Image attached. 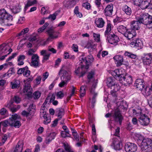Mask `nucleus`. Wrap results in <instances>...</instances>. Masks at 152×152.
Here are the masks:
<instances>
[{"instance_id":"37998d69","label":"nucleus","mask_w":152,"mask_h":152,"mask_svg":"<svg viewBox=\"0 0 152 152\" xmlns=\"http://www.w3.org/2000/svg\"><path fill=\"white\" fill-rule=\"evenodd\" d=\"M86 87L85 86H83L80 87V98H82L86 94Z\"/></svg>"},{"instance_id":"e433bc0d","label":"nucleus","mask_w":152,"mask_h":152,"mask_svg":"<svg viewBox=\"0 0 152 152\" xmlns=\"http://www.w3.org/2000/svg\"><path fill=\"white\" fill-rule=\"evenodd\" d=\"M21 9V6L18 4H17L16 5L13 6V8L11 9L12 12L14 14L19 12L20 11Z\"/></svg>"},{"instance_id":"603ef678","label":"nucleus","mask_w":152,"mask_h":152,"mask_svg":"<svg viewBox=\"0 0 152 152\" xmlns=\"http://www.w3.org/2000/svg\"><path fill=\"white\" fill-rule=\"evenodd\" d=\"M23 73L24 76L27 77L29 76L30 74V71L28 70V68L27 66H26V69Z\"/></svg>"},{"instance_id":"69168bd1","label":"nucleus","mask_w":152,"mask_h":152,"mask_svg":"<svg viewBox=\"0 0 152 152\" xmlns=\"http://www.w3.org/2000/svg\"><path fill=\"white\" fill-rule=\"evenodd\" d=\"M64 148L66 152H74V151L69 146L65 145Z\"/></svg>"},{"instance_id":"79ce46f5","label":"nucleus","mask_w":152,"mask_h":152,"mask_svg":"<svg viewBox=\"0 0 152 152\" xmlns=\"http://www.w3.org/2000/svg\"><path fill=\"white\" fill-rule=\"evenodd\" d=\"M124 55L125 56H127L128 57L131 58L135 59L137 57L136 55L132 53L129 52L127 51H126L124 53Z\"/></svg>"},{"instance_id":"72a5a7b5","label":"nucleus","mask_w":152,"mask_h":152,"mask_svg":"<svg viewBox=\"0 0 152 152\" xmlns=\"http://www.w3.org/2000/svg\"><path fill=\"white\" fill-rule=\"evenodd\" d=\"M130 44L133 47H140L142 45V42L140 40L137 39L134 41L132 42Z\"/></svg>"},{"instance_id":"f03ea898","label":"nucleus","mask_w":152,"mask_h":152,"mask_svg":"<svg viewBox=\"0 0 152 152\" xmlns=\"http://www.w3.org/2000/svg\"><path fill=\"white\" fill-rule=\"evenodd\" d=\"M136 137L140 140H142L141 148L145 152H150L152 150V140L149 138H143V136L140 134H137Z\"/></svg>"},{"instance_id":"6e6d98bb","label":"nucleus","mask_w":152,"mask_h":152,"mask_svg":"<svg viewBox=\"0 0 152 152\" xmlns=\"http://www.w3.org/2000/svg\"><path fill=\"white\" fill-rule=\"evenodd\" d=\"M94 75V71H91L88 72L87 78L88 80H90L93 78Z\"/></svg>"},{"instance_id":"c03bdc74","label":"nucleus","mask_w":152,"mask_h":152,"mask_svg":"<svg viewBox=\"0 0 152 152\" xmlns=\"http://www.w3.org/2000/svg\"><path fill=\"white\" fill-rule=\"evenodd\" d=\"M142 110L140 109L135 108L133 110V113L134 115L139 117L140 115H142L141 114Z\"/></svg>"},{"instance_id":"aec40b11","label":"nucleus","mask_w":152,"mask_h":152,"mask_svg":"<svg viewBox=\"0 0 152 152\" xmlns=\"http://www.w3.org/2000/svg\"><path fill=\"white\" fill-rule=\"evenodd\" d=\"M113 59L117 66H120L123 64L124 58L122 56L116 55L113 57Z\"/></svg>"},{"instance_id":"bf43d9fd","label":"nucleus","mask_w":152,"mask_h":152,"mask_svg":"<svg viewBox=\"0 0 152 152\" xmlns=\"http://www.w3.org/2000/svg\"><path fill=\"white\" fill-rule=\"evenodd\" d=\"M29 31L28 28H26L23 29L22 31L18 34V36H20L21 35H23L27 33Z\"/></svg>"},{"instance_id":"393cba45","label":"nucleus","mask_w":152,"mask_h":152,"mask_svg":"<svg viewBox=\"0 0 152 152\" xmlns=\"http://www.w3.org/2000/svg\"><path fill=\"white\" fill-rule=\"evenodd\" d=\"M0 47H1V48L2 47L1 49L3 53H6L7 52H9L7 54V55H9L12 51V49L9 48V46L5 44H3L1 45L0 46Z\"/></svg>"},{"instance_id":"7c9ffc66","label":"nucleus","mask_w":152,"mask_h":152,"mask_svg":"<svg viewBox=\"0 0 152 152\" xmlns=\"http://www.w3.org/2000/svg\"><path fill=\"white\" fill-rule=\"evenodd\" d=\"M37 3L36 0H28L27 3L25 4L24 10L26 11L28 7L30 6L34 5Z\"/></svg>"},{"instance_id":"0eeeda50","label":"nucleus","mask_w":152,"mask_h":152,"mask_svg":"<svg viewBox=\"0 0 152 152\" xmlns=\"http://www.w3.org/2000/svg\"><path fill=\"white\" fill-rule=\"evenodd\" d=\"M49 51L53 53H56V50L51 47H49L47 50H42L40 51V55L43 56L42 61L43 63L49 59L51 53L49 52Z\"/></svg>"},{"instance_id":"4468645a","label":"nucleus","mask_w":152,"mask_h":152,"mask_svg":"<svg viewBox=\"0 0 152 152\" xmlns=\"http://www.w3.org/2000/svg\"><path fill=\"white\" fill-rule=\"evenodd\" d=\"M97 85L96 82H94L90 90V97L92 100V103L93 104L95 102L96 98L97 96V93L95 91V89Z\"/></svg>"},{"instance_id":"8fccbe9b","label":"nucleus","mask_w":152,"mask_h":152,"mask_svg":"<svg viewBox=\"0 0 152 152\" xmlns=\"http://www.w3.org/2000/svg\"><path fill=\"white\" fill-rule=\"evenodd\" d=\"M74 13L77 15V17L81 18L82 17V15L81 13L79 11V9L78 6L75 7L74 11Z\"/></svg>"},{"instance_id":"4c0bfd02","label":"nucleus","mask_w":152,"mask_h":152,"mask_svg":"<svg viewBox=\"0 0 152 152\" xmlns=\"http://www.w3.org/2000/svg\"><path fill=\"white\" fill-rule=\"evenodd\" d=\"M26 56L24 55H20L18 57V65L19 66L23 64V60L25 58Z\"/></svg>"},{"instance_id":"f704fd0d","label":"nucleus","mask_w":152,"mask_h":152,"mask_svg":"<svg viewBox=\"0 0 152 152\" xmlns=\"http://www.w3.org/2000/svg\"><path fill=\"white\" fill-rule=\"evenodd\" d=\"M75 4V0H68L66 3L64 4V6L67 8H70L73 7Z\"/></svg>"},{"instance_id":"1a4fd4ad","label":"nucleus","mask_w":152,"mask_h":152,"mask_svg":"<svg viewBox=\"0 0 152 152\" xmlns=\"http://www.w3.org/2000/svg\"><path fill=\"white\" fill-rule=\"evenodd\" d=\"M44 103L42 106V109L40 110V118L43 119V123L45 124H47L51 121V120L49 115L44 111L45 109Z\"/></svg>"},{"instance_id":"49530a36","label":"nucleus","mask_w":152,"mask_h":152,"mask_svg":"<svg viewBox=\"0 0 152 152\" xmlns=\"http://www.w3.org/2000/svg\"><path fill=\"white\" fill-rule=\"evenodd\" d=\"M120 88V87L117 84H115V83L113 85H112L111 87V89L112 90L114 91L115 92H116L118 91Z\"/></svg>"},{"instance_id":"2f4dec72","label":"nucleus","mask_w":152,"mask_h":152,"mask_svg":"<svg viewBox=\"0 0 152 152\" xmlns=\"http://www.w3.org/2000/svg\"><path fill=\"white\" fill-rule=\"evenodd\" d=\"M123 11L128 15H130L132 12L131 8L126 5H124L122 8Z\"/></svg>"},{"instance_id":"a19ab883","label":"nucleus","mask_w":152,"mask_h":152,"mask_svg":"<svg viewBox=\"0 0 152 152\" xmlns=\"http://www.w3.org/2000/svg\"><path fill=\"white\" fill-rule=\"evenodd\" d=\"M149 3L147 1H142V2L140 3V5L139 6L141 7L142 9H145L147 8H148Z\"/></svg>"},{"instance_id":"09e8293b","label":"nucleus","mask_w":152,"mask_h":152,"mask_svg":"<svg viewBox=\"0 0 152 152\" xmlns=\"http://www.w3.org/2000/svg\"><path fill=\"white\" fill-rule=\"evenodd\" d=\"M49 23H45L42 27L39 28L38 30V32L39 33H42L48 26Z\"/></svg>"},{"instance_id":"2eb2a0df","label":"nucleus","mask_w":152,"mask_h":152,"mask_svg":"<svg viewBox=\"0 0 152 152\" xmlns=\"http://www.w3.org/2000/svg\"><path fill=\"white\" fill-rule=\"evenodd\" d=\"M119 79L120 81H122L126 86L131 84L133 81L132 76L129 75H126L124 76L123 74V75L120 77Z\"/></svg>"},{"instance_id":"bb28decb","label":"nucleus","mask_w":152,"mask_h":152,"mask_svg":"<svg viewBox=\"0 0 152 152\" xmlns=\"http://www.w3.org/2000/svg\"><path fill=\"white\" fill-rule=\"evenodd\" d=\"M84 66V65H82L81 67H78L75 71V73L78 75L80 77L83 76L86 73L85 72L83 71Z\"/></svg>"},{"instance_id":"a18cd8bd","label":"nucleus","mask_w":152,"mask_h":152,"mask_svg":"<svg viewBox=\"0 0 152 152\" xmlns=\"http://www.w3.org/2000/svg\"><path fill=\"white\" fill-rule=\"evenodd\" d=\"M107 84L109 87H111L114 84L111 77H109L107 79Z\"/></svg>"},{"instance_id":"0e129e2a","label":"nucleus","mask_w":152,"mask_h":152,"mask_svg":"<svg viewBox=\"0 0 152 152\" xmlns=\"http://www.w3.org/2000/svg\"><path fill=\"white\" fill-rule=\"evenodd\" d=\"M48 9V7H42L41 10V13L42 14H45L48 13L47 10Z\"/></svg>"},{"instance_id":"4be33fe9","label":"nucleus","mask_w":152,"mask_h":152,"mask_svg":"<svg viewBox=\"0 0 152 152\" xmlns=\"http://www.w3.org/2000/svg\"><path fill=\"white\" fill-rule=\"evenodd\" d=\"M144 83L142 79H137L136 80L134 83V86L140 90H142L144 86Z\"/></svg>"},{"instance_id":"412c9836","label":"nucleus","mask_w":152,"mask_h":152,"mask_svg":"<svg viewBox=\"0 0 152 152\" xmlns=\"http://www.w3.org/2000/svg\"><path fill=\"white\" fill-rule=\"evenodd\" d=\"M113 11V5L111 4L108 5L104 9V15L106 16H110L112 15Z\"/></svg>"},{"instance_id":"13d9d810","label":"nucleus","mask_w":152,"mask_h":152,"mask_svg":"<svg viewBox=\"0 0 152 152\" xmlns=\"http://www.w3.org/2000/svg\"><path fill=\"white\" fill-rule=\"evenodd\" d=\"M87 47L88 49H91L93 50L96 48V46L95 44L89 43L87 44Z\"/></svg>"},{"instance_id":"052dcab7","label":"nucleus","mask_w":152,"mask_h":152,"mask_svg":"<svg viewBox=\"0 0 152 152\" xmlns=\"http://www.w3.org/2000/svg\"><path fill=\"white\" fill-rule=\"evenodd\" d=\"M57 15L56 13H55L52 15H50L48 17L45 18L50 19L52 20H53L56 19Z\"/></svg>"},{"instance_id":"cd10ccee","label":"nucleus","mask_w":152,"mask_h":152,"mask_svg":"<svg viewBox=\"0 0 152 152\" xmlns=\"http://www.w3.org/2000/svg\"><path fill=\"white\" fill-rule=\"evenodd\" d=\"M95 23L98 27L102 28L104 26L105 22L102 18H100L96 20Z\"/></svg>"},{"instance_id":"3c124183","label":"nucleus","mask_w":152,"mask_h":152,"mask_svg":"<svg viewBox=\"0 0 152 152\" xmlns=\"http://www.w3.org/2000/svg\"><path fill=\"white\" fill-rule=\"evenodd\" d=\"M100 34H96L94 33H93V36L95 40L97 42L100 41Z\"/></svg>"},{"instance_id":"f3484780","label":"nucleus","mask_w":152,"mask_h":152,"mask_svg":"<svg viewBox=\"0 0 152 152\" xmlns=\"http://www.w3.org/2000/svg\"><path fill=\"white\" fill-rule=\"evenodd\" d=\"M39 57L37 54H33L31 57V62L30 65L35 67H39Z\"/></svg>"},{"instance_id":"5701e85b","label":"nucleus","mask_w":152,"mask_h":152,"mask_svg":"<svg viewBox=\"0 0 152 152\" xmlns=\"http://www.w3.org/2000/svg\"><path fill=\"white\" fill-rule=\"evenodd\" d=\"M140 23L138 21H133L131 22L130 25L131 30H138L140 28Z\"/></svg>"},{"instance_id":"6ab92c4d","label":"nucleus","mask_w":152,"mask_h":152,"mask_svg":"<svg viewBox=\"0 0 152 152\" xmlns=\"http://www.w3.org/2000/svg\"><path fill=\"white\" fill-rule=\"evenodd\" d=\"M59 73V75L62 74V77H61V79L62 80L67 82L71 79L70 75L65 70L61 69Z\"/></svg>"},{"instance_id":"9b49d317","label":"nucleus","mask_w":152,"mask_h":152,"mask_svg":"<svg viewBox=\"0 0 152 152\" xmlns=\"http://www.w3.org/2000/svg\"><path fill=\"white\" fill-rule=\"evenodd\" d=\"M138 120L140 124L144 126H147L150 122L149 118L145 114L140 115L138 118Z\"/></svg>"},{"instance_id":"20e7f679","label":"nucleus","mask_w":152,"mask_h":152,"mask_svg":"<svg viewBox=\"0 0 152 152\" xmlns=\"http://www.w3.org/2000/svg\"><path fill=\"white\" fill-rule=\"evenodd\" d=\"M139 23L146 25V27L152 31V16L148 14L141 15L138 18Z\"/></svg>"},{"instance_id":"ddd939ff","label":"nucleus","mask_w":152,"mask_h":152,"mask_svg":"<svg viewBox=\"0 0 152 152\" xmlns=\"http://www.w3.org/2000/svg\"><path fill=\"white\" fill-rule=\"evenodd\" d=\"M105 37H107L108 42L111 44L116 45L119 40L118 37L114 34H110Z\"/></svg>"},{"instance_id":"9d476101","label":"nucleus","mask_w":152,"mask_h":152,"mask_svg":"<svg viewBox=\"0 0 152 152\" xmlns=\"http://www.w3.org/2000/svg\"><path fill=\"white\" fill-rule=\"evenodd\" d=\"M94 60V58L91 55H88L86 57L83 58L82 56L80 57V63L81 64H85V68L86 69L88 68V66L90 65Z\"/></svg>"},{"instance_id":"7ed1b4c3","label":"nucleus","mask_w":152,"mask_h":152,"mask_svg":"<svg viewBox=\"0 0 152 152\" xmlns=\"http://www.w3.org/2000/svg\"><path fill=\"white\" fill-rule=\"evenodd\" d=\"M118 31L123 34L129 40H131L136 36V31L131 30L124 25H120L117 28Z\"/></svg>"},{"instance_id":"e2e57ef3","label":"nucleus","mask_w":152,"mask_h":152,"mask_svg":"<svg viewBox=\"0 0 152 152\" xmlns=\"http://www.w3.org/2000/svg\"><path fill=\"white\" fill-rule=\"evenodd\" d=\"M132 1L135 5L137 6L140 5V3L143 1V0H132Z\"/></svg>"},{"instance_id":"ea45409f","label":"nucleus","mask_w":152,"mask_h":152,"mask_svg":"<svg viewBox=\"0 0 152 152\" xmlns=\"http://www.w3.org/2000/svg\"><path fill=\"white\" fill-rule=\"evenodd\" d=\"M112 26V25L110 23H107L106 30L105 32L104 35L105 37L110 35L109 34L111 32Z\"/></svg>"},{"instance_id":"338daca9","label":"nucleus","mask_w":152,"mask_h":152,"mask_svg":"<svg viewBox=\"0 0 152 152\" xmlns=\"http://www.w3.org/2000/svg\"><path fill=\"white\" fill-rule=\"evenodd\" d=\"M36 51V50L35 49H30L28 50L27 53V55L28 56H32L34 54L33 53H35Z\"/></svg>"},{"instance_id":"a211bd4d","label":"nucleus","mask_w":152,"mask_h":152,"mask_svg":"<svg viewBox=\"0 0 152 152\" xmlns=\"http://www.w3.org/2000/svg\"><path fill=\"white\" fill-rule=\"evenodd\" d=\"M13 20L12 17L9 15L8 17L3 19H0V23L3 26H9L12 25L10 22Z\"/></svg>"},{"instance_id":"f257e3e1","label":"nucleus","mask_w":152,"mask_h":152,"mask_svg":"<svg viewBox=\"0 0 152 152\" xmlns=\"http://www.w3.org/2000/svg\"><path fill=\"white\" fill-rule=\"evenodd\" d=\"M21 120L20 116L15 114L12 115L8 120H5L0 123V126H2L6 127L8 125L14 126L16 128H19L21 125L19 120Z\"/></svg>"},{"instance_id":"5fc2aeb1","label":"nucleus","mask_w":152,"mask_h":152,"mask_svg":"<svg viewBox=\"0 0 152 152\" xmlns=\"http://www.w3.org/2000/svg\"><path fill=\"white\" fill-rule=\"evenodd\" d=\"M56 96L58 99H62L64 96V94L62 91H59L56 93Z\"/></svg>"},{"instance_id":"423d86ee","label":"nucleus","mask_w":152,"mask_h":152,"mask_svg":"<svg viewBox=\"0 0 152 152\" xmlns=\"http://www.w3.org/2000/svg\"><path fill=\"white\" fill-rule=\"evenodd\" d=\"M142 62L145 65L148 66V68L152 69V53H144L142 56Z\"/></svg>"},{"instance_id":"6e6552de","label":"nucleus","mask_w":152,"mask_h":152,"mask_svg":"<svg viewBox=\"0 0 152 152\" xmlns=\"http://www.w3.org/2000/svg\"><path fill=\"white\" fill-rule=\"evenodd\" d=\"M111 115L113 117L115 121H118L120 124H121L122 121L123 119V117L120 111L118 110H116L114 111V113H107L105 115V117L107 118Z\"/></svg>"},{"instance_id":"58836bf2","label":"nucleus","mask_w":152,"mask_h":152,"mask_svg":"<svg viewBox=\"0 0 152 152\" xmlns=\"http://www.w3.org/2000/svg\"><path fill=\"white\" fill-rule=\"evenodd\" d=\"M10 83L12 89L17 88L20 86V81L18 80H15L14 81L11 82Z\"/></svg>"},{"instance_id":"c756f323","label":"nucleus","mask_w":152,"mask_h":152,"mask_svg":"<svg viewBox=\"0 0 152 152\" xmlns=\"http://www.w3.org/2000/svg\"><path fill=\"white\" fill-rule=\"evenodd\" d=\"M152 91L151 88H150L149 87H147L142 91V93L145 96H148L151 95Z\"/></svg>"},{"instance_id":"c9c22d12","label":"nucleus","mask_w":152,"mask_h":152,"mask_svg":"<svg viewBox=\"0 0 152 152\" xmlns=\"http://www.w3.org/2000/svg\"><path fill=\"white\" fill-rule=\"evenodd\" d=\"M10 15L7 14L4 9L0 10V19H3L8 17Z\"/></svg>"},{"instance_id":"473e14b6","label":"nucleus","mask_w":152,"mask_h":152,"mask_svg":"<svg viewBox=\"0 0 152 152\" xmlns=\"http://www.w3.org/2000/svg\"><path fill=\"white\" fill-rule=\"evenodd\" d=\"M56 112L58 114V118L60 120L64 115V109L62 108H58L56 109Z\"/></svg>"},{"instance_id":"dca6fc26","label":"nucleus","mask_w":152,"mask_h":152,"mask_svg":"<svg viewBox=\"0 0 152 152\" xmlns=\"http://www.w3.org/2000/svg\"><path fill=\"white\" fill-rule=\"evenodd\" d=\"M121 142V139L119 137L113 138L112 145L115 150H119L121 149L120 145Z\"/></svg>"},{"instance_id":"39448f33","label":"nucleus","mask_w":152,"mask_h":152,"mask_svg":"<svg viewBox=\"0 0 152 152\" xmlns=\"http://www.w3.org/2000/svg\"><path fill=\"white\" fill-rule=\"evenodd\" d=\"M33 77L31 76L29 78L23 81L24 83L23 91L24 93L28 97L32 96V89L31 85L30 83L33 80Z\"/></svg>"},{"instance_id":"b1692460","label":"nucleus","mask_w":152,"mask_h":152,"mask_svg":"<svg viewBox=\"0 0 152 152\" xmlns=\"http://www.w3.org/2000/svg\"><path fill=\"white\" fill-rule=\"evenodd\" d=\"M122 71L121 69H115L114 71H112L111 72L112 75L114 77H116V79L120 80V77H121L123 75V74L121 72Z\"/></svg>"},{"instance_id":"c85d7f7f","label":"nucleus","mask_w":152,"mask_h":152,"mask_svg":"<svg viewBox=\"0 0 152 152\" xmlns=\"http://www.w3.org/2000/svg\"><path fill=\"white\" fill-rule=\"evenodd\" d=\"M47 32L51 39L56 38L58 37V36L56 34V32L52 28H49L47 30Z\"/></svg>"},{"instance_id":"f8f14e48","label":"nucleus","mask_w":152,"mask_h":152,"mask_svg":"<svg viewBox=\"0 0 152 152\" xmlns=\"http://www.w3.org/2000/svg\"><path fill=\"white\" fill-rule=\"evenodd\" d=\"M125 148L126 152H134L136 151L137 147L134 143L128 142L125 145Z\"/></svg>"},{"instance_id":"680f3d73","label":"nucleus","mask_w":152,"mask_h":152,"mask_svg":"<svg viewBox=\"0 0 152 152\" xmlns=\"http://www.w3.org/2000/svg\"><path fill=\"white\" fill-rule=\"evenodd\" d=\"M56 134V133L55 132H53L50 133L48 136L53 140L54 139Z\"/></svg>"},{"instance_id":"a878e982","label":"nucleus","mask_w":152,"mask_h":152,"mask_svg":"<svg viewBox=\"0 0 152 152\" xmlns=\"http://www.w3.org/2000/svg\"><path fill=\"white\" fill-rule=\"evenodd\" d=\"M23 145L22 140L19 141L18 143L13 152H22Z\"/></svg>"},{"instance_id":"4d7b16f0","label":"nucleus","mask_w":152,"mask_h":152,"mask_svg":"<svg viewBox=\"0 0 152 152\" xmlns=\"http://www.w3.org/2000/svg\"><path fill=\"white\" fill-rule=\"evenodd\" d=\"M29 112H27L25 110H23L22 111V115L24 116H26V117H28L30 115H33V114H31L30 111H28Z\"/></svg>"},{"instance_id":"864d4df0","label":"nucleus","mask_w":152,"mask_h":152,"mask_svg":"<svg viewBox=\"0 0 152 152\" xmlns=\"http://www.w3.org/2000/svg\"><path fill=\"white\" fill-rule=\"evenodd\" d=\"M41 93L39 91H35L33 95V97H34V99H38L40 96Z\"/></svg>"},{"instance_id":"774afa93","label":"nucleus","mask_w":152,"mask_h":152,"mask_svg":"<svg viewBox=\"0 0 152 152\" xmlns=\"http://www.w3.org/2000/svg\"><path fill=\"white\" fill-rule=\"evenodd\" d=\"M36 39L37 38L35 36H31L29 38L28 40L30 42L33 43Z\"/></svg>"},{"instance_id":"de8ad7c7","label":"nucleus","mask_w":152,"mask_h":152,"mask_svg":"<svg viewBox=\"0 0 152 152\" xmlns=\"http://www.w3.org/2000/svg\"><path fill=\"white\" fill-rule=\"evenodd\" d=\"M61 134L62 137L65 138L66 137H70V134L69 130L66 131H62L61 132Z\"/></svg>"}]
</instances>
